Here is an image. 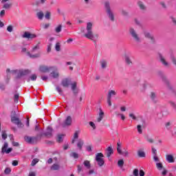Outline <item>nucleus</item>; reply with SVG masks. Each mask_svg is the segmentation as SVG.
<instances>
[{
  "mask_svg": "<svg viewBox=\"0 0 176 176\" xmlns=\"http://www.w3.org/2000/svg\"><path fill=\"white\" fill-rule=\"evenodd\" d=\"M85 38L87 39H89L96 43L98 39H100V34L94 33L93 31V23L92 22H87L85 28V32L84 33Z\"/></svg>",
  "mask_w": 176,
  "mask_h": 176,
  "instance_id": "nucleus-1",
  "label": "nucleus"
},
{
  "mask_svg": "<svg viewBox=\"0 0 176 176\" xmlns=\"http://www.w3.org/2000/svg\"><path fill=\"white\" fill-rule=\"evenodd\" d=\"M129 35L134 41V42H135V43H141V42H142L141 36H140L137 30H135V29H134L133 28H131L129 29Z\"/></svg>",
  "mask_w": 176,
  "mask_h": 176,
  "instance_id": "nucleus-2",
  "label": "nucleus"
},
{
  "mask_svg": "<svg viewBox=\"0 0 176 176\" xmlns=\"http://www.w3.org/2000/svg\"><path fill=\"white\" fill-rule=\"evenodd\" d=\"M104 9L106 10V13L111 21H115V15L113 14V12L111 10V3L107 1L104 3Z\"/></svg>",
  "mask_w": 176,
  "mask_h": 176,
  "instance_id": "nucleus-3",
  "label": "nucleus"
},
{
  "mask_svg": "<svg viewBox=\"0 0 176 176\" xmlns=\"http://www.w3.org/2000/svg\"><path fill=\"white\" fill-rule=\"evenodd\" d=\"M12 75H16V78H23V76H25V75H28L31 72L30 70L25 69H15L11 70Z\"/></svg>",
  "mask_w": 176,
  "mask_h": 176,
  "instance_id": "nucleus-4",
  "label": "nucleus"
},
{
  "mask_svg": "<svg viewBox=\"0 0 176 176\" xmlns=\"http://www.w3.org/2000/svg\"><path fill=\"white\" fill-rule=\"evenodd\" d=\"M122 58L127 67H131L133 65V60L131 59V54L130 52H124Z\"/></svg>",
  "mask_w": 176,
  "mask_h": 176,
  "instance_id": "nucleus-5",
  "label": "nucleus"
},
{
  "mask_svg": "<svg viewBox=\"0 0 176 176\" xmlns=\"http://www.w3.org/2000/svg\"><path fill=\"white\" fill-rule=\"evenodd\" d=\"M158 60L160 63L165 67V68H170L171 67V63L167 61V59L163 56L162 54H158Z\"/></svg>",
  "mask_w": 176,
  "mask_h": 176,
  "instance_id": "nucleus-6",
  "label": "nucleus"
},
{
  "mask_svg": "<svg viewBox=\"0 0 176 176\" xmlns=\"http://www.w3.org/2000/svg\"><path fill=\"white\" fill-rule=\"evenodd\" d=\"M53 69H54V66H47L45 65H41L38 67L39 72H41L42 74L50 72V71H52Z\"/></svg>",
  "mask_w": 176,
  "mask_h": 176,
  "instance_id": "nucleus-7",
  "label": "nucleus"
},
{
  "mask_svg": "<svg viewBox=\"0 0 176 176\" xmlns=\"http://www.w3.org/2000/svg\"><path fill=\"white\" fill-rule=\"evenodd\" d=\"M96 161L97 162L99 167H102V165L105 163L104 161V154H102V153H97L96 156Z\"/></svg>",
  "mask_w": 176,
  "mask_h": 176,
  "instance_id": "nucleus-8",
  "label": "nucleus"
},
{
  "mask_svg": "<svg viewBox=\"0 0 176 176\" xmlns=\"http://www.w3.org/2000/svg\"><path fill=\"white\" fill-rule=\"evenodd\" d=\"M24 140L28 144H36L38 141H41V137H31V136H25Z\"/></svg>",
  "mask_w": 176,
  "mask_h": 176,
  "instance_id": "nucleus-9",
  "label": "nucleus"
},
{
  "mask_svg": "<svg viewBox=\"0 0 176 176\" xmlns=\"http://www.w3.org/2000/svg\"><path fill=\"white\" fill-rule=\"evenodd\" d=\"M22 38L28 39V41H32V39H35V38H36V34L26 31L23 34Z\"/></svg>",
  "mask_w": 176,
  "mask_h": 176,
  "instance_id": "nucleus-10",
  "label": "nucleus"
},
{
  "mask_svg": "<svg viewBox=\"0 0 176 176\" xmlns=\"http://www.w3.org/2000/svg\"><path fill=\"white\" fill-rule=\"evenodd\" d=\"M11 121L12 123H14V124H16L19 129H23V127H24V124L16 116L11 118Z\"/></svg>",
  "mask_w": 176,
  "mask_h": 176,
  "instance_id": "nucleus-11",
  "label": "nucleus"
},
{
  "mask_svg": "<svg viewBox=\"0 0 176 176\" xmlns=\"http://www.w3.org/2000/svg\"><path fill=\"white\" fill-rule=\"evenodd\" d=\"M22 53H26L27 56L30 57V58H38L41 57V53H37L36 54H31L30 52H27V48L23 47L21 50Z\"/></svg>",
  "mask_w": 176,
  "mask_h": 176,
  "instance_id": "nucleus-12",
  "label": "nucleus"
},
{
  "mask_svg": "<svg viewBox=\"0 0 176 176\" xmlns=\"http://www.w3.org/2000/svg\"><path fill=\"white\" fill-rule=\"evenodd\" d=\"M9 0H2L1 3H3V9H6V10H10L13 6V3L12 2H8Z\"/></svg>",
  "mask_w": 176,
  "mask_h": 176,
  "instance_id": "nucleus-13",
  "label": "nucleus"
},
{
  "mask_svg": "<svg viewBox=\"0 0 176 176\" xmlns=\"http://www.w3.org/2000/svg\"><path fill=\"white\" fill-rule=\"evenodd\" d=\"M52 72L50 74V76L53 78L54 79H58V76H60V72H58V69L57 67H54V69L52 70Z\"/></svg>",
  "mask_w": 176,
  "mask_h": 176,
  "instance_id": "nucleus-14",
  "label": "nucleus"
},
{
  "mask_svg": "<svg viewBox=\"0 0 176 176\" xmlns=\"http://www.w3.org/2000/svg\"><path fill=\"white\" fill-rule=\"evenodd\" d=\"M8 146H9V144H8V142H5L3 146H2L1 148V153H7L9 154L10 153V152H12V151H13V148H8Z\"/></svg>",
  "mask_w": 176,
  "mask_h": 176,
  "instance_id": "nucleus-15",
  "label": "nucleus"
},
{
  "mask_svg": "<svg viewBox=\"0 0 176 176\" xmlns=\"http://www.w3.org/2000/svg\"><path fill=\"white\" fill-rule=\"evenodd\" d=\"M157 76L161 78L162 80L166 83V85H167L168 86L170 85V81L168 80V79H167V77L166 76V75H164V74L162 73V72H157Z\"/></svg>",
  "mask_w": 176,
  "mask_h": 176,
  "instance_id": "nucleus-16",
  "label": "nucleus"
},
{
  "mask_svg": "<svg viewBox=\"0 0 176 176\" xmlns=\"http://www.w3.org/2000/svg\"><path fill=\"white\" fill-rule=\"evenodd\" d=\"M72 124V118L71 116L67 117L66 120L62 124V126L67 127V126H71Z\"/></svg>",
  "mask_w": 176,
  "mask_h": 176,
  "instance_id": "nucleus-17",
  "label": "nucleus"
},
{
  "mask_svg": "<svg viewBox=\"0 0 176 176\" xmlns=\"http://www.w3.org/2000/svg\"><path fill=\"white\" fill-rule=\"evenodd\" d=\"M44 134L46 137H52L53 135V128L52 126H47Z\"/></svg>",
  "mask_w": 176,
  "mask_h": 176,
  "instance_id": "nucleus-18",
  "label": "nucleus"
},
{
  "mask_svg": "<svg viewBox=\"0 0 176 176\" xmlns=\"http://www.w3.org/2000/svg\"><path fill=\"white\" fill-rule=\"evenodd\" d=\"M144 35L145 38H147V39H150L152 43H153L155 42V37H153V35H152L151 33H149V32L144 31Z\"/></svg>",
  "mask_w": 176,
  "mask_h": 176,
  "instance_id": "nucleus-19",
  "label": "nucleus"
},
{
  "mask_svg": "<svg viewBox=\"0 0 176 176\" xmlns=\"http://www.w3.org/2000/svg\"><path fill=\"white\" fill-rule=\"evenodd\" d=\"M166 159L168 163H174V162H175V159L174 158V155H172V154L166 155Z\"/></svg>",
  "mask_w": 176,
  "mask_h": 176,
  "instance_id": "nucleus-20",
  "label": "nucleus"
},
{
  "mask_svg": "<svg viewBox=\"0 0 176 176\" xmlns=\"http://www.w3.org/2000/svg\"><path fill=\"white\" fill-rule=\"evenodd\" d=\"M102 119H104V111H102V109H100L98 117L96 119V122H98V123H100L101 120H102Z\"/></svg>",
  "mask_w": 176,
  "mask_h": 176,
  "instance_id": "nucleus-21",
  "label": "nucleus"
},
{
  "mask_svg": "<svg viewBox=\"0 0 176 176\" xmlns=\"http://www.w3.org/2000/svg\"><path fill=\"white\" fill-rule=\"evenodd\" d=\"M71 83V80L68 78H65L62 80L61 85L63 87H68L69 86V84Z\"/></svg>",
  "mask_w": 176,
  "mask_h": 176,
  "instance_id": "nucleus-22",
  "label": "nucleus"
},
{
  "mask_svg": "<svg viewBox=\"0 0 176 176\" xmlns=\"http://www.w3.org/2000/svg\"><path fill=\"white\" fill-rule=\"evenodd\" d=\"M83 145H85V142L83 140L79 139L77 142V147L78 148L79 151H82Z\"/></svg>",
  "mask_w": 176,
  "mask_h": 176,
  "instance_id": "nucleus-23",
  "label": "nucleus"
},
{
  "mask_svg": "<svg viewBox=\"0 0 176 176\" xmlns=\"http://www.w3.org/2000/svg\"><path fill=\"white\" fill-rule=\"evenodd\" d=\"M150 98H151L153 102H155V104H156V102H157V97L156 96V93L151 92Z\"/></svg>",
  "mask_w": 176,
  "mask_h": 176,
  "instance_id": "nucleus-24",
  "label": "nucleus"
},
{
  "mask_svg": "<svg viewBox=\"0 0 176 176\" xmlns=\"http://www.w3.org/2000/svg\"><path fill=\"white\" fill-rule=\"evenodd\" d=\"M113 153V148L112 146H109L107 149V157H111V155Z\"/></svg>",
  "mask_w": 176,
  "mask_h": 176,
  "instance_id": "nucleus-25",
  "label": "nucleus"
},
{
  "mask_svg": "<svg viewBox=\"0 0 176 176\" xmlns=\"http://www.w3.org/2000/svg\"><path fill=\"white\" fill-rule=\"evenodd\" d=\"M113 96H116V92L115 90H109L108 94H107V98H111Z\"/></svg>",
  "mask_w": 176,
  "mask_h": 176,
  "instance_id": "nucleus-26",
  "label": "nucleus"
},
{
  "mask_svg": "<svg viewBox=\"0 0 176 176\" xmlns=\"http://www.w3.org/2000/svg\"><path fill=\"white\" fill-rule=\"evenodd\" d=\"M44 16L45 14H43V12L42 11L36 12V17L38 19V20H43Z\"/></svg>",
  "mask_w": 176,
  "mask_h": 176,
  "instance_id": "nucleus-27",
  "label": "nucleus"
},
{
  "mask_svg": "<svg viewBox=\"0 0 176 176\" xmlns=\"http://www.w3.org/2000/svg\"><path fill=\"white\" fill-rule=\"evenodd\" d=\"M100 65H101L102 69H106V68L108 65V63H107V60H101Z\"/></svg>",
  "mask_w": 176,
  "mask_h": 176,
  "instance_id": "nucleus-28",
  "label": "nucleus"
},
{
  "mask_svg": "<svg viewBox=\"0 0 176 176\" xmlns=\"http://www.w3.org/2000/svg\"><path fill=\"white\" fill-rule=\"evenodd\" d=\"M145 140L146 141H147V142H149V144H153V142H155V140H153V138H152V137L149 135H146L145 137Z\"/></svg>",
  "mask_w": 176,
  "mask_h": 176,
  "instance_id": "nucleus-29",
  "label": "nucleus"
},
{
  "mask_svg": "<svg viewBox=\"0 0 176 176\" xmlns=\"http://www.w3.org/2000/svg\"><path fill=\"white\" fill-rule=\"evenodd\" d=\"M138 5L140 9H141V10H145V9H146L145 4H144V3H142V1H139L138 3Z\"/></svg>",
  "mask_w": 176,
  "mask_h": 176,
  "instance_id": "nucleus-30",
  "label": "nucleus"
},
{
  "mask_svg": "<svg viewBox=\"0 0 176 176\" xmlns=\"http://www.w3.org/2000/svg\"><path fill=\"white\" fill-rule=\"evenodd\" d=\"M72 86V90L74 94H76L78 92H76V86H77V83L76 82H74L71 84Z\"/></svg>",
  "mask_w": 176,
  "mask_h": 176,
  "instance_id": "nucleus-31",
  "label": "nucleus"
},
{
  "mask_svg": "<svg viewBox=\"0 0 176 176\" xmlns=\"http://www.w3.org/2000/svg\"><path fill=\"white\" fill-rule=\"evenodd\" d=\"M79 138V132L76 131L74 135V139L72 140V144H75V140Z\"/></svg>",
  "mask_w": 176,
  "mask_h": 176,
  "instance_id": "nucleus-32",
  "label": "nucleus"
},
{
  "mask_svg": "<svg viewBox=\"0 0 176 176\" xmlns=\"http://www.w3.org/2000/svg\"><path fill=\"white\" fill-rule=\"evenodd\" d=\"M51 170H60V165L58 164H54L51 166Z\"/></svg>",
  "mask_w": 176,
  "mask_h": 176,
  "instance_id": "nucleus-33",
  "label": "nucleus"
},
{
  "mask_svg": "<svg viewBox=\"0 0 176 176\" xmlns=\"http://www.w3.org/2000/svg\"><path fill=\"white\" fill-rule=\"evenodd\" d=\"M63 30V25H58L56 28H55V32L56 34H59V32H61Z\"/></svg>",
  "mask_w": 176,
  "mask_h": 176,
  "instance_id": "nucleus-34",
  "label": "nucleus"
},
{
  "mask_svg": "<svg viewBox=\"0 0 176 176\" xmlns=\"http://www.w3.org/2000/svg\"><path fill=\"white\" fill-rule=\"evenodd\" d=\"M121 146H122V143H120V142H118L117 143V152H118V153H122Z\"/></svg>",
  "mask_w": 176,
  "mask_h": 176,
  "instance_id": "nucleus-35",
  "label": "nucleus"
},
{
  "mask_svg": "<svg viewBox=\"0 0 176 176\" xmlns=\"http://www.w3.org/2000/svg\"><path fill=\"white\" fill-rule=\"evenodd\" d=\"M36 78H37L36 74H32L28 79V82H30V80H33V81L36 80Z\"/></svg>",
  "mask_w": 176,
  "mask_h": 176,
  "instance_id": "nucleus-36",
  "label": "nucleus"
},
{
  "mask_svg": "<svg viewBox=\"0 0 176 176\" xmlns=\"http://www.w3.org/2000/svg\"><path fill=\"white\" fill-rule=\"evenodd\" d=\"M138 155L139 156V157H145L146 154H145V152H144L141 150H139L138 151Z\"/></svg>",
  "mask_w": 176,
  "mask_h": 176,
  "instance_id": "nucleus-37",
  "label": "nucleus"
},
{
  "mask_svg": "<svg viewBox=\"0 0 176 176\" xmlns=\"http://www.w3.org/2000/svg\"><path fill=\"white\" fill-rule=\"evenodd\" d=\"M171 122H167L165 123V127L166 130H171Z\"/></svg>",
  "mask_w": 176,
  "mask_h": 176,
  "instance_id": "nucleus-38",
  "label": "nucleus"
},
{
  "mask_svg": "<svg viewBox=\"0 0 176 176\" xmlns=\"http://www.w3.org/2000/svg\"><path fill=\"white\" fill-rule=\"evenodd\" d=\"M119 155H123L124 157H127L129 156V151L127 150H124V151H122L121 153H119Z\"/></svg>",
  "mask_w": 176,
  "mask_h": 176,
  "instance_id": "nucleus-39",
  "label": "nucleus"
},
{
  "mask_svg": "<svg viewBox=\"0 0 176 176\" xmlns=\"http://www.w3.org/2000/svg\"><path fill=\"white\" fill-rule=\"evenodd\" d=\"M83 164L85 167H87V168H90V167H91V166L90 165L89 161H87V160L85 161Z\"/></svg>",
  "mask_w": 176,
  "mask_h": 176,
  "instance_id": "nucleus-40",
  "label": "nucleus"
},
{
  "mask_svg": "<svg viewBox=\"0 0 176 176\" xmlns=\"http://www.w3.org/2000/svg\"><path fill=\"white\" fill-rule=\"evenodd\" d=\"M55 49L56 52H60V50H61V45H60V43H56L55 45Z\"/></svg>",
  "mask_w": 176,
  "mask_h": 176,
  "instance_id": "nucleus-41",
  "label": "nucleus"
},
{
  "mask_svg": "<svg viewBox=\"0 0 176 176\" xmlns=\"http://www.w3.org/2000/svg\"><path fill=\"white\" fill-rule=\"evenodd\" d=\"M70 156L71 157H74V159H78V157H79V155L75 152L70 153Z\"/></svg>",
  "mask_w": 176,
  "mask_h": 176,
  "instance_id": "nucleus-42",
  "label": "nucleus"
},
{
  "mask_svg": "<svg viewBox=\"0 0 176 176\" xmlns=\"http://www.w3.org/2000/svg\"><path fill=\"white\" fill-rule=\"evenodd\" d=\"M39 162V160L38 158H35L32 161V163H31V166L32 167H34V166H35V164H36V163H38Z\"/></svg>",
  "mask_w": 176,
  "mask_h": 176,
  "instance_id": "nucleus-43",
  "label": "nucleus"
},
{
  "mask_svg": "<svg viewBox=\"0 0 176 176\" xmlns=\"http://www.w3.org/2000/svg\"><path fill=\"white\" fill-rule=\"evenodd\" d=\"M121 14L122 16H124L125 17H127V16H129V12L125 10H121Z\"/></svg>",
  "mask_w": 176,
  "mask_h": 176,
  "instance_id": "nucleus-44",
  "label": "nucleus"
},
{
  "mask_svg": "<svg viewBox=\"0 0 176 176\" xmlns=\"http://www.w3.org/2000/svg\"><path fill=\"white\" fill-rule=\"evenodd\" d=\"M50 16H51L50 12L47 11V12H45V19H47V20H50Z\"/></svg>",
  "mask_w": 176,
  "mask_h": 176,
  "instance_id": "nucleus-45",
  "label": "nucleus"
},
{
  "mask_svg": "<svg viewBox=\"0 0 176 176\" xmlns=\"http://www.w3.org/2000/svg\"><path fill=\"white\" fill-rule=\"evenodd\" d=\"M137 129L138 133H139V134H142V126L141 125H138Z\"/></svg>",
  "mask_w": 176,
  "mask_h": 176,
  "instance_id": "nucleus-46",
  "label": "nucleus"
},
{
  "mask_svg": "<svg viewBox=\"0 0 176 176\" xmlns=\"http://www.w3.org/2000/svg\"><path fill=\"white\" fill-rule=\"evenodd\" d=\"M1 137H2L3 140H6V138H8V134H6V131H2Z\"/></svg>",
  "mask_w": 176,
  "mask_h": 176,
  "instance_id": "nucleus-47",
  "label": "nucleus"
},
{
  "mask_svg": "<svg viewBox=\"0 0 176 176\" xmlns=\"http://www.w3.org/2000/svg\"><path fill=\"white\" fill-rule=\"evenodd\" d=\"M63 138H64V135H58V142H63Z\"/></svg>",
  "mask_w": 176,
  "mask_h": 176,
  "instance_id": "nucleus-48",
  "label": "nucleus"
},
{
  "mask_svg": "<svg viewBox=\"0 0 176 176\" xmlns=\"http://www.w3.org/2000/svg\"><path fill=\"white\" fill-rule=\"evenodd\" d=\"M151 152H152L153 156L157 155V150H156V148H155V147L151 148Z\"/></svg>",
  "mask_w": 176,
  "mask_h": 176,
  "instance_id": "nucleus-49",
  "label": "nucleus"
},
{
  "mask_svg": "<svg viewBox=\"0 0 176 176\" xmlns=\"http://www.w3.org/2000/svg\"><path fill=\"white\" fill-rule=\"evenodd\" d=\"M156 167L159 170H162V168H163V164H162V163H157L156 164Z\"/></svg>",
  "mask_w": 176,
  "mask_h": 176,
  "instance_id": "nucleus-50",
  "label": "nucleus"
},
{
  "mask_svg": "<svg viewBox=\"0 0 176 176\" xmlns=\"http://www.w3.org/2000/svg\"><path fill=\"white\" fill-rule=\"evenodd\" d=\"M118 164L119 167H123V164H124V162L123 161V160H120L118 162Z\"/></svg>",
  "mask_w": 176,
  "mask_h": 176,
  "instance_id": "nucleus-51",
  "label": "nucleus"
},
{
  "mask_svg": "<svg viewBox=\"0 0 176 176\" xmlns=\"http://www.w3.org/2000/svg\"><path fill=\"white\" fill-rule=\"evenodd\" d=\"M52 43H50L47 46V52L50 53L52 52Z\"/></svg>",
  "mask_w": 176,
  "mask_h": 176,
  "instance_id": "nucleus-52",
  "label": "nucleus"
},
{
  "mask_svg": "<svg viewBox=\"0 0 176 176\" xmlns=\"http://www.w3.org/2000/svg\"><path fill=\"white\" fill-rule=\"evenodd\" d=\"M112 99L110 98H107V104L109 107H112Z\"/></svg>",
  "mask_w": 176,
  "mask_h": 176,
  "instance_id": "nucleus-53",
  "label": "nucleus"
},
{
  "mask_svg": "<svg viewBox=\"0 0 176 176\" xmlns=\"http://www.w3.org/2000/svg\"><path fill=\"white\" fill-rule=\"evenodd\" d=\"M12 169L10 168H6L4 170L5 174H10Z\"/></svg>",
  "mask_w": 176,
  "mask_h": 176,
  "instance_id": "nucleus-54",
  "label": "nucleus"
},
{
  "mask_svg": "<svg viewBox=\"0 0 176 176\" xmlns=\"http://www.w3.org/2000/svg\"><path fill=\"white\" fill-rule=\"evenodd\" d=\"M89 125L91 126V127H92V129L94 130H96V124H94V122H89Z\"/></svg>",
  "mask_w": 176,
  "mask_h": 176,
  "instance_id": "nucleus-55",
  "label": "nucleus"
},
{
  "mask_svg": "<svg viewBox=\"0 0 176 176\" xmlns=\"http://www.w3.org/2000/svg\"><path fill=\"white\" fill-rule=\"evenodd\" d=\"M7 31H8V32H13V26L12 25H9L7 28Z\"/></svg>",
  "mask_w": 176,
  "mask_h": 176,
  "instance_id": "nucleus-56",
  "label": "nucleus"
},
{
  "mask_svg": "<svg viewBox=\"0 0 176 176\" xmlns=\"http://www.w3.org/2000/svg\"><path fill=\"white\" fill-rule=\"evenodd\" d=\"M39 50V46L38 45H36L32 49V52L34 53V52H35L36 50Z\"/></svg>",
  "mask_w": 176,
  "mask_h": 176,
  "instance_id": "nucleus-57",
  "label": "nucleus"
},
{
  "mask_svg": "<svg viewBox=\"0 0 176 176\" xmlns=\"http://www.w3.org/2000/svg\"><path fill=\"white\" fill-rule=\"evenodd\" d=\"M56 91L59 94H63V89L60 87H56Z\"/></svg>",
  "mask_w": 176,
  "mask_h": 176,
  "instance_id": "nucleus-58",
  "label": "nucleus"
},
{
  "mask_svg": "<svg viewBox=\"0 0 176 176\" xmlns=\"http://www.w3.org/2000/svg\"><path fill=\"white\" fill-rule=\"evenodd\" d=\"M133 174L134 176H138V175H138V168H135V169L133 170Z\"/></svg>",
  "mask_w": 176,
  "mask_h": 176,
  "instance_id": "nucleus-59",
  "label": "nucleus"
},
{
  "mask_svg": "<svg viewBox=\"0 0 176 176\" xmlns=\"http://www.w3.org/2000/svg\"><path fill=\"white\" fill-rule=\"evenodd\" d=\"M87 151L88 152H91V151H93V146H91V145L87 146Z\"/></svg>",
  "mask_w": 176,
  "mask_h": 176,
  "instance_id": "nucleus-60",
  "label": "nucleus"
},
{
  "mask_svg": "<svg viewBox=\"0 0 176 176\" xmlns=\"http://www.w3.org/2000/svg\"><path fill=\"white\" fill-rule=\"evenodd\" d=\"M129 118H132L133 120H135L137 119V117L133 113H129Z\"/></svg>",
  "mask_w": 176,
  "mask_h": 176,
  "instance_id": "nucleus-61",
  "label": "nucleus"
},
{
  "mask_svg": "<svg viewBox=\"0 0 176 176\" xmlns=\"http://www.w3.org/2000/svg\"><path fill=\"white\" fill-rule=\"evenodd\" d=\"M41 79L42 80H47V79H49V77L47 76H42Z\"/></svg>",
  "mask_w": 176,
  "mask_h": 176,
  "instance_id": "nucleus-62",
  "label": "nucleus"
},
{
  "mask_svg": "<svg viewBox=\"0 0 176 176\" xmlns=\"http://www.w3.org/2000/svg\"><path fill=\"white\" fill-rule=\"evenodd\" d=\"M172 135L173 137H176V128H175L173 131H172Z\"/></svg>",
  "mask_w": 176,
  "mask_h": 176,
  "instance_id": "nucleus-63",
  "label": "nucleus"
},
{
  "mask_svg": "<svg viewBox=\"0 0 176 176\" xmlns=\"http://www.w3.org/2000/svg\"><path fill=\"white\" fill-rule=\"evenodd\" d=\"M28 176H36V173H35V172H30Z\"/></svg>",
  "mask_w": 176,
  "mask_h": 176,
  "instance_id": "nucleus-64",
  "label": "nucleus"
}]
</instances>
